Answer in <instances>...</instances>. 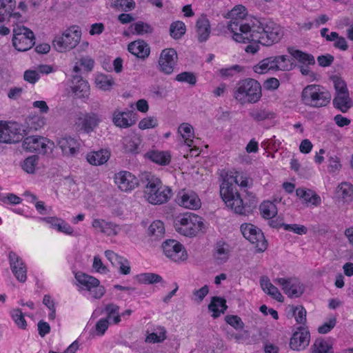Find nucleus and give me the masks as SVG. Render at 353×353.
<instances>
[{"instance_id":"f257e3e1","label":"nucleus","mask_w":353,"mask_h":353,"mask_svg":"<svg viewBox=\"0 0 353 353\" xmlns=\"http://www.w3.org/2000/svg\"><path fill=\"white\" fill-rule=\"evenodd\" d=\"M245 8L239 6L230 12L232 19L228 23V29L233 33L232 38L239 43L251 41L270 46L277 43L283 34L280 27L274 22L265 19L254 18L252 23H243Z\"/></svg>"},{"instance_id":"f03ea898","label":"nucleus","mask_w":353,"mask_h":353,"mask_svg":"<svg viewBox=\"0 0 353 353\" xmlns=\"http://www.w3.org/2000/svg\"><path fill=\"white\" fill-rule=\"evenodd\" d=\"M140 185L143 188L145 198L152 204L165 203L172 196L171 188L163 186L161 181L150 173L143 174Z\"/></svg>"},{"instance_id":"7ed1b4c3","label":"nucleus","mask_w":353,"mask_h":353,"mask_svg":"<svg viewBox=\"0 0 353 353\" xmlns=\"http://www.w3.org/2000/svg\"><path fill=\"white\" fill-rule=\"evenodd\" d=\"M239 176L226 174L220 185V195L227 207L236 214H244L242 199L237 190Z\"/></svg>"},{"instance_id":"20e7f679","label":"nucleus","mask_w":353,"mask_h":353,"mask_svg":"<svg viewBox=\"0 0 353 353\" xmlns=\"http://www.w3.org/2000/svg\"><path fill=\"white\" fill-rule=\"evenodd\" d=\"M233 97L242 105L255 103L262 97L261 86L256 80L252 78L241 80L236 85Z\"/></svg>"},{"instance_id":"39448f33","label":"nucleus","mask_w":353,"mask_h":353,"mask_svg":"<svg viewBox=\"0 0 353 353\" xmlns=\"http://www.w3.org/2000/svg\"><path fill=\"white\" fill-rule=\"evenodd\" d=\"M331 94L320 85H308L301 92V100L305 105L320 108L327 105L331 101Z\"/></svg>"},{"instance_id":"423d86ee","label":"nucleus","mask_w":353,"mask_h":353,"mask_svg":"<svg viewBox=\"0 0 353 353\" xmlns=\"http://www.w3.org/2000/svg\"><path fill=\"white\" fill-rule=\"evenodd\" d=\"M176 230L186 236H194L199 232L205 231L203 219L194 213H185L176 218L174 221Z\"/></svg>"},{"instance_id":"0eeeda50","label":"nucleus","mask_w":353,"mask_h":353,"mask_svg":"<svg viewBox=\"0 0 353 353\" xmlns=\"http://www.w3.org/2000/svg\"><path fill=\"white\" fill-rule=\"evenodd\" d=\"M81 32L79 26H72L65 30L61 35H57L52 41L54 49L63 52L74 48L79 43Z\"/></svg>"},{"instance_id":"6e6552de","label":"nucleus","mask_w":353,"mask_h":353,"mask_svg":"<svg viewBox=\"0 0 353 353\" xmlns=\"http://www.w3.org/2000/svg\"><path fill=\"white\" fill-rule=\"evenodd\" d=\"M75 279L82 290L88 291L92 298L100 299L105 293L104 286L100 285L98 279L87 274L83 272H77L74 274Z\"/></svg>"},{"instance_id":"1a4fd4ad","label":"nucleus","mask_w":353,"mask_h":353,"mask_svg":"<svg viewBox=\"0 0 353 353\" xmlns=\"http://www.w3.org/2000/svg\"><path fill=\"white\" fill-rule=\"evenodd\" d=\"M33 32L24 26H17L13 29L12 44L16 50L23 52L30 49L35 43Z\"/></svg>"},{"instance_id":"9d476101","label":"nucleus","mask_w":353,"mask_h":353,"mask_svg":"<svg viewBox=\"0 0 353 353\" xmlns=\"http://www.w3.org/2000/svg\"><path fill=\"white\" fill-rule=\"evenodd\" d=\"M241 231L243 236L254 245L258 252H263L267 249L268 242L261 229L251 223H243Z\"/></svg>"},{"instance_id":"9b49d317","label":"nucleus","mask_w":353,"mask_h":353,"mask_svg":"<svg viewBox=\"0 0 353 353\" xmlns=\"http://www.w3.org/2000/svg\"><path fill=\"white\" fill-rule=\"evenodd\" d=\"M165 255L174 262L185 261L187 253L183 245L176 240L168 239L162 243Z\"/></svg>"},{"instance_id":"f8f14e48","label":"nucleus","mask_w":353,"mask_h":353,"mask_svg":"<svg viewBox=\"0 0 353 353\" xmlns=\"http://www.w3.org/2000/svg\"><path fill=\"white\" fill-rule=\"evenodd\" d=\"M178 55L174 48H166L161 51L159 59V70L165 74H172L177 63Z\"/></svg>"},{"instance_id":"ddd939ff","label":"nucleus","mask_w":353,"mask_h":353,"mask_svg":"<svg viewBox=\"0 0 353 353\" xmlns=\"http://www.w3.org/2000/svg\"><path fill=\"white\" fill-rule=\"evenodd\" d=\"M274 282L280 285L284 293L290 298L299 297L305 291L303 285L296 278H277Z\"/></svg>"},{"instance_id":"4468645a","label":"nucleus","mask_w":353,"mask_h":353,"mask_svg":"<svg viewBox=\"0 0 353 353\" xmlns=\"http://www.w3.org/2000/svg\"><path fill=\"white\" fill-rule=\"evenodd\" d=\"M8 261L10 270L16 279L20 283H25L27 280V267L22 258L16 252L10 251Z\"/></svg>"},{"instance_id":"2eb2a0df","label":"nucleus","mask_w":353,"mask_h":353,"mask_svg":"<svg viewBox=\"0 0 353 353\" xmlns=\"http://www.w3.org/2000/svg\"><path fill=\"white\" fill-rule=\"evenodd\" d=\"M48 140L43 137L30 136L24 139L23 148L30 152L46 154L49 148Z\"/></svg>"},{"instance_id":"dca6fc26","label":"nucleus","mask_w":353,"mask_h":353,"mask_svg":"<svg viewBox=\"0 0 353 353\" xmlns=\"http://www.w3.org/2000/svg\"><path fill=\"white\" fill-rule=\"evenodd\" d=\"M114 182L121 191L128 192L139 184L138 179L128 171H121L114 174Z\"/></svg>"},{"instance_id":"f3484780","label":"nucleus","mask_w":353,"mask_h":353,"mask_svg":"<svg viewBox=\"0 0 353 353\" xmlns=\"http://www.w3.org/2000/svg\"><path fill=\"white\" fill-rule=\"evenodd\" d=\"M100 121L101 119L96 113H81L77 119L76 125L79 128V130L89 133L94 130Z\"/></svg>"},{"instance_id":"a211bd4d","label":"nucleus","mask_w":353,"mask_h":353,"mask_svg":"<svg viewBox=\"0 0 353 353\" xmlns=\"http://www.w3.org/2000/svg\"><path fill=\"white\" fill-rule=\"evenodd\" d=\"M23 137L14 124L0 123V142L15 143L21 141Z\"/></svg>"},{"instance_id":"6ab92c4d","label":"nucleus","mask_w":353,"mask_h":353,"mask_svg":"<svg viewBox=\"0 0 353 353\" xmlns=\"http://www.w3.org/2000/svg\"><path fill=\"white\" fill-rule=\"evenodd\" d=\"M310 339V332L307 328L300 326L290 339V348L296 351L303 350L308 346Z\"/></svg>"},{"instance_id":"aec40b11","label":"nucleus","mask_w":353,"mask_h":353,"mask_svg":"<svg viewBox=\"0 0 353 353\" xmlns=\"http://www.w3.org/2000/svg\"><path fill=\"white\" fill-rule=\"evenodd\" d=\"M175 200L179 205L188 209L197 210L201 205L199 196L192 191H180Z\"/></svg>"},{"instance_id":"412c9836","label":"nucleus","mask_w":353,"mask_h":353,"mask_svg":"<svg viewBox=\"0 0 353 353\" xmlns=\"http://www.w3.org/2000/svg\"><path fill=\"white\" fill-rule=\"evenodd\" d=\"M57 145L63 154L68 157H73L79 151V143L77 139L70 136H65L57 139Z\"/></svg>"},{"instance_id":"4be33fe9","label":"nucleus","mask_w":353,"mask_h":353,"mask_svg":"<svg viewBox=\"0 0 353 353\" xmlns=\"http://www.w3.org/2000/svg\"><path fill=\"white\" fill-rule=\"evenodd\" d=\"M270 70L290 71L294 64L287 55H279L267 58Z\"/></svg>"},{"instance_id":"5701e85b","label":"nucleus","mask_w":353,"mask_h":353,"mask_svg":"<svg viewBox=\"0 0 353 353\" xmlns=\"http://www.w3.org/2000/svg\"><path fill=\"white\" fill-rule=\"evenodd\" d=\"M133 111H115L113 114L112 121L115 125L126 128L134 125L137 118Z\"/></svg>"},{"instance_id":"b1692460","label":"nucleus","mask_w":353,"mask_h":353,"mask_svg":"<svg viewBox=\"0 0 353 353\" xmlns=\"http://www.w3.org/2000/svg\"><path fill=\"white\" fill-rule=\"evenodd\" d=\"M128 51L139 59L145 60L150 53L148 44L143 40L138 39L129 43Z\"/></svg>"},{"instance_id":"393cba45","label":"nucleus","mask_w":353,"mask_h":353,"mask_svg":"<svg viewBox=\"0 0 353 353\" xmlns=\"http://www.w3.org/2000/svg\"><path fill=\"white\" fill-rule=\"evenodd\" d=\"M105 256L113 265H119V272L121 274L127 275L130 273V266L128 259L118 255L112 250H106Z\"/></svg>"},{"instance_id":"a878e982","label":"nucleus","mask_w":353,"mask_h":353,"mask_svg":"<svg viewBox=\"0 0 353 353\" xmlns=\"http://www.w3.org/2000/svg\"><path fill=\"white\" fill-rule=\"evenodd\" d=\"M211 31L209 19L205 15H201L196 23V32L198 41L200 43L206 41L210 36Z\"/></svg>"},{"instance_id":"bb28decb","label":"nucleus","mask_w":353,"mask_h":353,"mask_svg":"<svg viewBox=\"0 0 353 353\" xmlns=\"http://www.w3.org/2000/svg\"><path fill=\"white\" fill-rule=\"evenodd\" d=\"M72 83V90L77 97L85 98L89 95L90 86L88 83L82 78L81 75H73Z\"/></svg>"},{"instance_id":"cd10ccee","label":"nucleus","mask_w":353,"mask_h":353,"mask_svg":"<svg viewBox=\"0 0 353 353\" xmlns=\"http://www.w3.org/2000/svg\"><path fill=\"white\" fill-rule=\"evenodd\" d=\"M226 301L224 298L213 296L208 305V310L212 312V316L214 319L218 318L221 314H223L227 310Z\"/></svg>"},{"instance_id":"c85d7f7f","label":"nucleus","mask_w":353,"mask_h":353,"mask_svg":"<svg viewBox=\"0 0 353 353\" xmlns=\"http://www.w3.org/2000/svg\"><path fill=\"white\" fill-rule=\"evenodd\" d=\"M333 105L335 108L345 113L353 105L349 92L336 94L333 99Z\"/></svg>"},{"instance_id":"c756f323","label":"nucleus","mask_w":353,"mask_h":353,"mask_svg":"<svg viewBox=\"0 0 353 353\" xmlns=\"http://www.w3.org/2000/svg\"><path fill=\"white\" fill-rule=\"evenodd\" d=\"M260 284L264 292L269 294L279 302L283 301L284 298L283 295L279 291L278 288L270 283L269 279L267 276H262L260 279Z\"/></svg>"},{"instance_id":"7c9ffc66","label":"nucleus","mask_w":353,"mask_h":353,"mask_svg":"<svg viewBox=\"0 0 353 353\" xmlns=\"http://www.w3.org/2000/svg\"><path fill=\"white\" fill-rule=\"evenodd\" d=\"M296 194L306 203L319 205L321 201L320 196L315 192L310 189L299 188L296 190Z\"/></svg>"},{"instance_id":"2f4dec72","label":"nucleus","mask_w":353,"mask_h":353,"mask_svg":"<svg viewBox=\"0 0 353 353\" xmlns=\"http://www.w3.org/2000/svg\"><path fill=\"white\" fill-rule=\"evenodd\" d=\"M145 157L157 164L167 165L171 160L170 154L165 151L152 150L145 154Z\"/></svg>"},{"instance_id":"473e14b6","label":"nucleus","mask_w":353,"mask_h":353,"mask_svg":"<svg viewBox=\"0 0 353 353\" xmlns=\"http://www.w3.org/2000/svg\"><path fill=\"white\" fill-rule=\"evenodd\" d=\"M249 116L256 122L274 118V113L267 108H254L249 111Z\"/></svg>"},{"instance_id":"72a5a7b5","label":"nucleus","mask_w":353,"mask_h":353,"mask_svg":"<svg viewBox=\"0 0 353 353\" xmlns=\"http://www.w3.org/2000/svg\"><path fill=\"white\" fill-rule=\"evenodd\" d=\"M110 153L108 150H101L97 152H92L86 155V159L93 165H103L108 161Z\"/></svg>"},{"instance_id":"f704fd0d","label":"nucleus","mask_w":353,"mask_h":353,"mask_svg":"<svg viewBox=\"0 0 353 353\" xmlns=\"http://www.w3.org/2000/svg\"><path fill=\"white\" fill-rule=\"evenodd\" d=\"M148 234L152 241H159L163 239L165 234L163 223L159 220L153 221L148 227Z\"/></svg>"},{"instance_id":"c9c22d12","label":"nucleus","mask_w":353,"mask_h":353,"mask_svg":"<svg viewBox=\"0 0 353 353\" xmlns=\"http://www.w3.org/2000/svg\"><path fill=\"white\" fill-rule=\"evenodd\" d=\"M288 52L295 59L303 65H313L315 64V59L312 54L295 50L292 48H289Z\"/></svg>"},{"instance_id":"e433bc0d","label":"nucleus","mask_w":353,"mask_h":353,"mask_svg":"<svg viewBox=\"0 0 353 353\" xmlns=\"http://www.w3.org/2000/svg\"><path fill=\"white\" fill-rule=\"evenodd\" d=\"M16 8L15 0H0V23L5 21L9 13Z\"/></svg>"},{"instance_id":"4c0bfd02","label":"nucleus","mask_w":353,"mask_h":353,"mask_svg":"<svg viewBox=\"0 0 353 353\" xmlns=\"http://www.w3.org/2000/svg\"><path fill=\"white\" fill-rule=\"evenodd\" d=\"M154 331L146 336L145 342L158 343L163 342L166 339L167 332L164 327L158 326Z\"/></svg>"},{"instance_id":"58836bf2","label":"nucleus","mask_w":353,"mask_h":353,"mask_svg":"<svg viewBox=\"0 0 353 353\" xmlns=\"http://www.w3.org/2000/svg\"><path fill=\"white\" fill-rule=\"evenodd\" d=\"M95 83L97 88L106 91L112 88V85L114 84V81L112 77L100 74L97 75L95 78Z\"/></svg>"},{"instance_id":"ea45409f","label":"nucleus","mask_w":353,"mask_h":353,"mask_svg":"<svg viewBox=\"0 0 353 353\" xmlns=\"http://www.w3.org/2000/svg\"><path fill=\"white\" fill-rule=\"evenodd\" d=\"M130 28L133 29L132 32L137 35L152 34L154 32V28L151 25L141 21L130 25Z\"/></svg>"},{"instance_id":"a19ab883","label":"nucleus","mask_w":353,"mask_h":353,"mask_svg":"<svg viewBox=\"0 0 353 353\" xmlns=\"http://www.w3.org/2000/svg\"><path fill=\"white\" fill-rule=\"evenodd\" d=\"M337 193L344 202H350L353 199V186L349 183H342L337 188Z\"/></svg>"},{"instance_id":"79ce46f5","label":"nucleus","mask_w":353,"mask_h":353,"mask_svg":"<svg viewBox=\"0 0 353 353\" xmlns=\"http://www.w3.org/2000/svg\"><path fill=\"white\" fill-rule=\"evenodd\" d=\"M186 28L185 23L176 21L171 23L170 27V34L174 39H181L185 33Z\"/></svg>"},{"instance_id":"37998d69","label":"nucleus","mask_w":353,"mask_h":353,"mask_svg":"<svg viewBox=\"0 0 353 353\" xmlns=\"http://www.w3.org/2000/svg\"><path fill=\"white\" fill-rule=\"evenodd\" d=\"M311 353H332V346L324 339L319 338L312 345Z\"/></svg>"},{"instance_id":"c03bdc74","label":"nucleus","mask_w":353,"mask_h":353,"mask_svg":"<svg viewBox=\"0 0 353 353\" xmlns=\"http://www.w3.org/2000/svg\"><path fill=\"white\" fill-rule=\"evenodd\" d=\"M261 213L263 218L270 219L277 214L276 206L270 201H265L260 205Z\"/></svg>"},{"instance_id":"a18cd8bd","label":"nucleus","mask_w":353,"mask_h":353,"mask_svg":"<svg viewBox=\"0 0 353 353\" xmlns=\"http://www.w3.org/2000/svg\"><path fill=\"white\" fill-rule=\"evenodd\" d=\"M228 245L225 243L219 242L216 245L215 257L219 263H225L229 257Z\"/></svg>"},{"instance_id":"49530a36","label":"nucleus","mask_w":353,"mask_h":353,"mask_svg":"<svg viewBox=\"0 0 353 353\" xmlns=\"http://www.w3.org/2000/svg\"><path fill=\"white\" fill-rule=\"evenodd\" d=\"M38 157L32 155L27 157L22 163V169L28 174L34 173L36 166L37 165Z\"/></svg>"},{"instance_id":"de8ad7c7","label":"nucleus","mask_w":353,"mask_h":353,"mask_svg":"<svg viewBox=\"0 0 353 353\" xmlns=\"http://www.w3.org/2000/svg\"><path fill=\"white\" fill-rule=\"evenodd\" d=\"M139 282L143 284H153L162 281V277L154 273H143L138 275Z\"/></svg>"},{"instance_id":"09e8293b","label":"nucleus","mask_w":353,"mask_h":353,"mask_svg":"<svg viewBox=\"0 0 353 353\" xmlns=\"http://www.w3.org/2000/svg\"><path fill=\"white\" fill-rule=\"evenodd\" d=\"M248 202L243 203V201L242 200V206L245 207V212L244 214H241V215H247L250 212L252 211V209L254 208L256 206L257 204V199L255 196V195L252 192H250L248 190H245Z\"/></svg>"},{"instance_id":"8fccbe9b","label":"nucleus","mask_w":353,"mask_h":353,"mask_svg":"<svg viewBox=\"0 0 353 353\" xmlns=\"http://www.w3.org/2000/svg\"><path fill=\"white\" fill-rule=\"evenodd\" d=\"M175 80L179 82L188 83L191 85H195L196 83V77L195 74L191 72H181L176 76Z\"/></svg>"},{"instance_id":"3c124183","label":"nucleus","mask_w":353,"mask_h":353,"mask_svg":"<svg viewBox=\"0 0 353 353\" xmlns=\"http://www.w3.org/2000/svg\"><path fill=\"white\" fill-rule=\"evenodd\" d=\"M11 315L14 323L17 326L23 330H25L27 327V322L24 318L21 310L20 309H14L12 311Z\"/></svg>"},{"instance_id":"603ef678","label":"nucleus","mask_w":353,"mask_h":353,"mask_svg":"<svg viewBox=\"0 0 353 353\" xmlns=\"http://www.w3.org/2000/svg\"><path fill=\"white\" fill-rule=\"evenodd\" d=\"M225 321L236 330H243L244 327V323L237 315H227L225 317Z\"/></svg>"},{"instance_id":"864d4df0","label":"nucleus","mask_w":353,"mask_h":353,"mask_svg":"<svg viewBox=\"0 0 353 353\" xmlns=\"http://www.w3.org/2000/svg\"><path fill=\"white\" fill-rule=\"evenodd\" d=\"M306 310L301 305L295 307L293 309V316L297 323L305 325L306 323Z\"/></svg>"},{"instance_id":"5fc2aeb1","label":"nucleus","mask_w":353,"mask_h":353,"mask_svg":"<svg viewBox=\"0 0 353 353\" xmlns=\"http://www.w3.org/2000/svg\"><path fill=\"white\" fill-rule=\"evenodd\" d=\"M43 303L50 310V313L48 314L49 320H54L56 318V308L54 302L51 299L50 295H44L43 299Z\"/></svg>"},{"instance_id":"6e6d98bb","label":"nucleus","mask_w":353,"mask_h":353,"mask_svg":"<svg viewBox=\"0 0 353 353\" xmlns=\"http://www.w3.org/2000/svg\"><path fill=\"white\" fill-rule=\"evenodd\" d=\"M39 79L40 74L37 70L29 69L23 73V79L31 84H35Z\"/></svg>"},{"instance_id":"4d7b16f0","label":"nucleus","mask_w":353,"mask_h":353,"mask_svg":"<svg viewBox=\"0 0 353 353\" xmlns=\"http://www.w3.org/2000/svg\"><path fill=\"white\" fill-rule=\"evenodd\" d=\"M332 81L334 83V88L336 90V94H341L343 92H349L346 83L341 78L334 76L332 77Z\"/></svg>"},{"instance_id":"13d9d810","label":"nucleus","mask_w":353,"mask_h":353,"mask_svg":"<svg viewBox=\"0 0 353 353\" xmlns=\"http://www.w3.org/2000/svg\"><path fill=\"white\" fill-rule=\"evenodd\" d=\"M336 318L332 316L329 319L327 322L324 323L323 325L318 327V332L320 334H327L330 332L336 325Z\"/></svg>"},{"instance_id":"bf43d9fd","label":"nucleus","mask_w":353,"mask_h":353,"mask_svg":"<svg viewBox=\"0 0 353 353\" xmlns=\"http://www.w3.org/2000/svg\"><path fill=\"white\" fill-rule=\"evenodd\" d=\"M119 226L112 222H106L103 228V233L108 236H116L119 232Z\"/></svg>"},{"instance_id":"052dcab7","label":"nucleus","mask_w":353,"mask_h":353,"mask_svg":"<svg viewBox=\"0 0 353 353\" xmlns=\"http://www.w3.org/2000/svg\"><path fill=\"white\" fill-rule=\"evenodd\" d=\"M158 122L154 117H147L141 120L139 123V128L141 130L153 128L157 127Z\"/></svg>"},{"instance_id":"680f3d73","label":"nucleus","mask_w":353,"mask_h":353,"mask_svg":"<svg viewBox=\"0 0 353 353\" xmlns=\"http://www.w3.org/2000/svg\"><path fill=\"white\" fill-rule=\"evenodd\" d=\"M109 324L110 323L108 318H103L99 320L95 325L97 334L99 336L103 335L108 330Z\"/></svg>"},{"instance_id":"e2e57ef3","label":"nucleus","mask_w":353,"mask_h":353,"mask_svg":"<svg viewBox=\"0 0 353 353\" xmlns=\"http://www.w3.org/2000/svg\"><path fill=\"white\" fill-rule=\"evenodd\" d=\"M92 268L99 273L106 274L109 272L108 268L103 265L101 258L95 256L93 260Z\"/></svg>"},{"instance_id":"0e129e2a","label":"nucleus","mask_w":353,"mask_h":353,"mask_svg":"<svg viewBox=\"0 0 353 353\" xmlns=\"http://www.w3.org/2000/svg\"><path fill=\"white\" fill-rule=\"evenodd\" d=\"M334 60V56L330 54L320 55L317 57V62L321 67L330 66L332 64Z\"/></svg>"},{"instance_id":"69168bd1","label":"nucleus","mask_w":353,"mask_h":353,"mask_svg":"<svg viewBox=\"0 0 353 353\" xmlns=\"http://www.w3.org/2000/svg\"><path fill=\"white\" fill-rule=\"evenodd\" d=\"M119 312V306L114 303L107 304L104 309L101 310V314L105 312L107 314L108 320L111 319L112 316L118 314Z\"/></svg>"},{"instance_id":"338daca9","label":"nucleus","mask_w":353,"mask_h":353,"mask_svg":"<svg viewBox=\"0 0 353 353\" xmlns=\"http://www.w3.org/2000/svg\"><path fill=\"white\" fill-rule=\"evenodd\" d=\"M250 337V334L247 330H243L241 332L235 333L234 332H228V338L234 339L236 341H245Z\"/></svg>"},{"instance_id":"774afa93","label":"nucleus","mask_w":353,"mask_h":353,"mask_svg":"<svg viewBox=\"0 0 353 353\" xmlns=\"http://www.w3.org/2000/svg\"><path fill=\"white\" fill-rule=\"evenodd\" d=\"M328 171L330 172H335L341 168L339 159L336 156H330L328 159Z\"/></svg>"}]
</instances>
